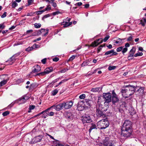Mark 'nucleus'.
I'll list each match as a JSON object with an SVG mask.
<instances>
[{"label": "nucleus", "instance_id": "f257e3e1", "mask_svg": "<svg viewBox=\"0 0 146 146\" xmlns=\"http://www.w3.org/2000/svg\"><path fill=\"white\" fill-rule=\"evenodd\" d=\"M126 88L121 90L122 95L125 98H127L132 95L135 92L137 87L134 86L128 85L126 86Z\"/></svg>", "mask_w": 146, "mask_h": 146}, {"label": "nucleus", "instance_id": "f03ea898", "mask_svg": "<svg viewBox=\"0 0 146 146\" xmlns=\"http://www.w3.org/2000/svg\"><path fill=\"white\" fill-rule=\"evenodd\" d=\"M98 128L101 129H105L109 125V122L107 118L103 119L99 121L97 123Z\"/></svg>", "mask_w": 146, "mask_h": 146}, {"label": "nucleus", "instance_id": "7ed1b4c3", "mask_svg": "<svg viewBox=\"0 0 146 146\" xmlns=\"http://www.w3.org/2000/svg\"><path fill=\"white\" fill-rule=\"evenodd\" d=\"M132 130H126L121 129V135L125 139L131 137L132 135Z\"/></svg>", "mask_w": 146, "mask_h": 146}, {"label": "nucleus", "instance_id": "20e7f679", "mask_svg": "<svg viewBox=\"0 0 146 146\" xmlns=\"http://www.w3.org/2000/svg\"><path fill=\"white\" fill-rule=\"evenodd\" d=\"M103 97H99L98 101V102H102L101 100V98H104L105 99V103H109L111 101V95L110 93H104L103 95Z\"/></svg>", "mask_w": 146, "mask_h": 146}, {"label": "nucleus", "instance_id": "39448f33", "mask_svg": "<svg viewBox=\"0 0 146 146\" xmlns=\"http://www.w3.org/2000/svg\"><path fill=\"white\" fill-rule=\"evenodd\" d=\"M121 129L132 130V122L129 120H126L124 122Z\"/></svg>", "mask_w": 146, "mask_h": 146}, {"label": "nucleus", "instance_id": "423d86ee", "mask_svg": "<svg viewBox=\"0 0 146 146\" xmlns=\"http://www.w3.org/2000/svg\"><path fill=\"white\" fill-rule=\"evenodd\" d=\"M102 109L100 108H98L96 107V114L97 116L98 117H101L102 118H105L106 116L105 113H104Z\"/></svg>", "mask_w": 146, "mask_h": 146}, {"label": "nucleus", "instance_id": "0eeeda50", "mask_svg": "<svg viewBox=\"0 0 146 146\" xmlns=\"http://www.w3.org/2000/svg\"><path fill=\"white\" fill-rule=\"evenodd\" d=\"M53 70V68L52 67L46 68L43 72L38 73L36 75L40 76V75L44 76L46 74H48L52 72Z\"/></svg>", "mask_w": 146, "mask_h": 146}, {"label": "nucleus", "instance_id": "6e6552de", "mask_svg": "<svg viewBox=\"0 0 146 146\" xmlns=\"http://www.w3.org/2000/svg\"><path fill=\"white\" fill-rule=\"evenodd\" d=\"M63 107L66 109L70 108L73 105V102L71 101H68L66 102L62 103Z\"/></svg>", "mask_w": 146, "mask_h": 146}, {"label": "nucleus", "instance_id": "1a4fd4ad", "mask_svg": "<svg viewBox=\"0 0 146 146\" xmlns=\"http://www.w3.org/2000/svg\"><path fill=\"white\" fill-rule=\"evenodd\" d=\"M102 42L103 40L102 38L99 39L92 42L89 46H92L94 47L102 43Z\"/></svg>", "mask_w": 146, "mask_h": 146}, {"label": "nucleus", "instance_id": "9d476101", "mask_svg": "<svg viewBox=\"0 0 146 146\" xmlns=\"http://www.w3.org/2000/svg\"><path fill=\"white\" fill-rule=\"evenodd\" d=\"M85 108H90V107L92 101L89 99H86L83 101Z\"/></svg>", "mask_w": 146, "mask_h": 146}, {"label": "nucleus", "instance_id": "9b49d317", "mask_svg": "<svg viewBox=\"0 0 146 146\" xmlns=\"http://www.w3.org/2000/svg\"><path fill=\"white\" fill-rule=\"evenodd\" d=\"M112 102L113 104L119 101V99L117 96V95L115 93L114 91L112 92Z\"/></svg>", "mask_w": 146, "mask_h": 146}, {"label": "nucleus", "instance_id": "f8f14e48", "mask_svg": "<svg viewBox=\"0 0 146 146\" xmlns=\"http://www.w3.org/2000/svg\"><path fill=\"white\" fill-rule=\"evenodd\" d=\"M82 121L84 123H89L91 121V119L89 116L87 115L82 119Z\"/></svg>", "mask_w": 146, "mask_h": 146}, {"label": "nucleus", "instance_id": "ddd939ff", "mask_svg": "<svg viewBox=\"0 0 146 146\" xmlns=\"http://www.w3.org/2000/svg\"><path fill=\"white\" fill-rule=\"evenodd\" d=\"M20 52L17 53L13 55L11 58L10 59L8 60L9 61L11 62L10 63V64H12L15 61V58L19 56L20 55Z\"/></svg>", "mask_w": 146, "mask_h": 146}, {"label": "nucleus", "instance_id": "4468645a", "mask_svg": "<svg viewBox=\"0 0 146 146\" xmlns=\"http://www.w3.org/2000/svg\"><path fill=\"white\" fill-rule=\"evenodd\" d=\"M144 88L143 87H140L137 90V94L139 96H141L144 94Z\"/></svg>", "mask_w": 146, "mask_h": 146}, {"label": "nucleus", "instance_id": "2eb2a0df", "mask_svg": "<svg viewBox=\"0 0 146 146\" xmlns=\"http://www.w3.org/2000/svg\"><path fill=\"white\" fill-rule=\"evenodd\" d=\"M103 145L105 146H114L111 141L107 139L104 140Z\"/></svg>", "mask_w": 146, "mask_h": 146}, {"label": "nucleus", "instance_id": "dca6fc26", "mask_svg": "<svg viewBox=\"0 0 146 146\" xmlns=\"http://www.w3.org/2000/svg\"><path fill=\"white\" fill-rule=\"evenodd\" d=\"M32 70L33 72H39L41 70L40 67L38 65H36L34 66Z\"/></svg>", "mask_w": 146, "mask_h": 146}, {"label": "nucleus", "instance_id": "f3484780", "mask_svg": "<svg viewBox=\"0 0 146 146\" xmlns=\"http://www.w3.org/2000/svg\"><path fill=\"white\" fill-rule=\"evenodd\" d=\"M77 106L78 108L79 109H80V108H81V110L85 108H84V105L83 101H79L78 103Z\"/></svg>", "mask_w": 146, "mask_h": 146}, {"label": "nucleus", "instance_id": "a211bd4d", "mask_svg": "<svg viewBox=\"0 0 146 146\" xmlns=\"http://www.w3.org/2000/svg\"><path fill=\"white\" fill-rule=\"evenodd\" d=\"M63 104L62 103L60 104L55 106H52V107L54 106V109L57 111H59L62 109L63 107Z\"/></svg>", "mask_w": 146, "mask_h": 146}, {"label": "nucleus", "instance_id": "6ab92c4d", "mask_svg": "<svg viewBox=\"0 0 146 146\" xmlns=\"http://www.w3.org/2000/svg\"><path fill=\"white\" fill-rule=\"evenodd\" d=\"M42 138V135H39L36 137L34 138L35 142V143H37L41 141Z\"/></svg>", "mask_w": 146, "mask_h": 146}, {"label": "nucleus", "instance_id": "aec40b11", "mask_svg": "<svg viewBox=\"0 0 146 146\" xmlns=\"http://www.w3.org/2000/svg\"><path fill=\"white\" fill-rule=\"evenodd\" d=\"M112 54V55H115L117 54L116 52H114L113 50H111L110 51L106 52L105 54V55H107L111 54Z\"/></svg>", "mask_w": 146, "mask_h": 146}, {"label": "nucleus", "instance_id": "412c9836", "mask_svg": "<svg viewBox=\"0 0 146 146\" xmlns=\"http://www.w3.org/2000/svg\"><path fill=\"white\" fill-rule=\"evenodd\" d=\"M94 129H97L96 126L95 124H92L89 130L90 133L92 130Z\"/></svg>", "mask_w": 146, "mask_h": 146}, {"label": "nucleus", "instance_id": "4be33fe9", "mask_svg": "<svg viewBox=\"0 0 146 146\" xmlns=\"http://www.w3.org/2000/svg\"><path fill=\"white\" fill-rule=\"evenodd\" d=\"M8 81L7 80H4L0 82V87H1L6 84Z\"/></svg>", "mask_w": 146, "mask_h": 146}, {"label": "nucleus", "instance_id": "5701e85b", "mask_svg": "<svg viewBox=\"0 0 146 146\" xmlns=\"http://www.w3.org/2000/svg\"><path fill=\"white\" fill-rule=\"evenodd\" d=\"M19 102L20 104H23L26 102V101L25 100L24 98L22 96L21 98L19 99Z\"/></svg>", "mask_w": 146, "mask_h": 146}, {"label": "nucleus", "instance_id": "b1692460", "mask_svg": "<svg viewBox=\"0 0 146 146\" xmlns=\"http://www.w3.org/2000/svg\"><path fill=\"white\" fill-rule=\"evenodd\" d=\"M38 46V45L34 44L31 47H29L26 49V50L27 51H29L32 50L34 48L35 46Z\"/></svg>", "mask_w": 146, "mask_h": 146}, {"label": "nucleus", "instance_id": "393cba45", "mask_svg": "<svg viewBox=\"0 0 146 146\" xmlns=\"http://www.w3.org/2000/svg\"><path fill=\"white\" fill-rule=\"evenodd\" d=\"M100 88L99 87L92 88L91 91L94 92H98L100 90Z\"/></svg>", "mask_w": 146, "mask_h": 146}, {"label": "nucleus", "instance_id": "a878e982", "mask_svg": "<svg viewBox=\"0 0 146 146\" xmlns=\"http://www.w3.org/2000/svg\"><path fill=\"white\" fill-rule=\"evenodd\" d=\"M45 31H46V32L43 35V36H45L48 34V29H46V30H45L44 29H42L41 30L40 32L41 33L45 32Z\"/></svg>", "mask_w": 146, "mask_h": 146}, {"label": "nucleus", "instance_id": "bb28decb", "mask_svg": "<svg viewBox=\"0 0 146 146\" xmlns=\"http://www.w3.org/2000/svg\"><path fill=\"white\" fill-rule=\"evenodd\" d=\"M48 116V111H47L44 112V113L42 116V117L44 118H45Z\"/></svg>", "mask_w": 146, "mask_h": 146}, {"label": "nucleus", "instance_id": "cd10ccee", "mask_svg": "<svg viewBox=\"0 0 146 146\" xmlns=\"http://www.w3.org/2000/svg\"><path fill=\"white\" fill-rule=\"evenodd\" d=\"M18 5V4L15 1H13L12 2V6L13 8H15Z\"/></svg>", "mask_w": 146, "mask_h": 146}, {"label": "nucleus", "instance_id": "c85d7f7f", "mask_svg": "<svg viewBox=\"0 0 146 146\" xmlns=\"http://www.w3.org/2000/svg\"><path fill=\"white\" fill-rule=\"evenodd\" d=\"M58 92V90L56 89L52 92V94L53 96H55L57 93Z\"/></svg>", "mask_w": 146, "mask_h": 146}, {"label": "nucleus", "instance_id": "c756f323", "mask_svg": "<svg viewBox=\"0 0 146 146\" xmlns=\"http://www.w3.org/2000/svg\"><path fill=\"white\" fill-rule=\"evenodd\" d=\"M34 26L35 28H39L41 26V25L40 23H35L34 24Z\"/></svg>", "mask_w": 146, "mask_h": 146}, {"label": "nucleus", "instance_id": "7c9ffc66", "mask_svg": "<svg viewBox=\"0 0 146 146\" xmlns=\"http://www.w3.org/2000/svg\"><path fill=\"white\" fill-rule=\"evenodd\" d=\"M116 68V67L115 66H110L108 67V69L109 70H111L115 69Z\"/></svg>", "mask_w": 146, "mask_h": 146}, {"label": "nucleus", "instance_id": "2f4dec72", "mask_svg": "<svg viewBox=\"0 0 146 146\" xmlns=\"http://www.w3.org/2000/svg\"><path fill=\"white\" fill-rule=\"evenodd\" d=\"M133 54L131 53H129V55L128 57V59L129 60H130L133 59Z\"/></svg>", "mask_w": 146, "mask_h": 146}, {"label": "nucleus", "instance_id": "473e14b6", "mask_svg": "<svg viewBox=\"0 0 146 146\" xmlns=\"http://www.w3.org/2000/svg\"><path fill=\"white\" fill-rule=\"evenodd\" d=\"M9 113L10 112L9 111H6L3 112L2 113V115L3 116H5L9 114Z\"/></svg>", "mask_w": 146, "mask_h": 146}, {"label": "nucleus", "instance_id": "72a5a7b5", "mask_svg": "<svg viewBox=\"0 0 146 146\" xmlns=\"http://www.w3.org/2000/svg\"><path fill=\"white\" fill-rule=\"evenodd\" d=\"M52 106L50 108H48V109H46L45 110L42 111L39 114L37 115L38 116V115H41V114H43L44 113V112L47 111H48V110H49L51 109V108H52Z\"/></svg>", "mask_w": 146, "mask_h": 146}, {"label": "nucleus", "instance_id": "f704fd0d", "mask_svg": "<svg viewBox=\"0 0 146 146\" xmlns=\"http://www.w3.org/2000/svg\"><path fill=\"white\" fill-rule=\"evenodd\" d=\"M135 49L133 47L130 50L129 53H131L134 54L135 52Z\"/></svg>", "mask_w": 146, "mask_h": 146}, {"label": "nucleus", "instance_id": "c9c22d12", "mask_svg": "<svg viewBox=\"0 0 146 146\" xmlns=\"http://www.w3.org/2000/svg\"><path fill=\"white\" fill-rule=\"evenodd\" d=\"M56 142V145L55 146H63V145L60 143L58 142V141H56L54 142Z\"/></svg>", "mask_w": 146, "mask_h": 146}, {"label": "nucleus", "instance_id": "e433bc0d", "mask_svg": "<svg viewBox=\"0 0 146 146\" xmlns=\"http://www.w3.org/2000/svg\"><path fill=\"white\" fill-rule=\"evenodd\" d=\"M143 54L142 52H139L135 54L134 55V56L135 57H137L138 56H141Z\"/></svg>", "mask_w": 146, "mask_h": 146}, {"label": "nucleus", "instance_id": "4c0bfd02", "mask_svg": "<svg viewBox=\"0 0 146 146\" xmlns=\"http://www.w3.org/2000/svg\"><path fill=\"white\" fill-rule=\"evenodd\" d=\"M88 65V62L87 61H85L82 64H81V66L82 67L84 66Z\"/></svg>", "mask_w": 146, "mask_h": 146}, {"label": "nucleus", "instance_id": "58836bf2", "mask_svg": "<svg viewBox=\"0 0 146 146\" xmlns=\"http://www.w3.org/2000/svg\"><path fill=\"white\" fill-rule=\"evenodd\" d=\"M123 50H122V53L123 54H124V53L126 52L128 50L127 48H123Z\"/></svg>", "mask_w": 146, "mask_h": 146}, {"label": "nucleus", "instance_id": "ea45409f", "mask_svg": "<svg viewBox=\"0 0 146 146\" xmlns=\"http://www.w3.org/2000/svg\"><path fill=\"white\" fill-rule=\"evenodd\" d=\"M61 25H64L63 27H66L69 26V25H68V23L67 22H65L64 24H63V23H62Z\"/></svg>", "mask_w": 146, "mask_h": 146}, {"label": "nucleus", "instance_id": "a19ab883", "mask_svg": "<svg viewBox=\"0 0 146 146\" xmlns=\"http://www.w3.org/2000/svg\"><path fill=\"white\" fill-rule=\"evenodd\" d=\"M123 46H121L117 48L116 51L117 52H119L121 51L123 48Z\"/></svg>", "mask_w": 146, "mask_h": 146}, {"label": "nucleus", "instance_id": "79ce46f5", "mask_svg": "<svg viewBox=\"0 0 146 146\" xmlns=\"http://www.w3.org/2000/svg\"><path fill=\"white\" fill-rule=\"evenodd\" d=\"M61 13V12L59 11H57L55 12H54L52 13V14L54 15H58L59 14Z\"/></svg>", "mask_w": 146, "mask_h": 146}, {"label": "nucleus", "instance_id": "37998d69", "mask_svg": "<svg viewBox=\"0 0 146 146\" xmlns=\"http://www.w3.org/2000/svg\"><path fill=\"white\" fill-rule=\"evenodd\" d=\"M110 36L109 35H107L104 38L103 41L104 42H106L109 38Z\"/></svg>", "mask_w": 146, "mask_h": 146}, {"label": "nucleus", "instance_id": "c03bdc74", "mask_svg": "<svg viewBox=\"0 0 146 146\" xmlns=\"http://www.w3.org/2000/svg\"><path fill=\"white\" fill-rule=\"evenodd\" d=\"M50 16V15L49 14L46 15L44 16V17L42 18V19L44 20V19L47 18L48 17H49Z\"/></svg>", "mask_w": 146, "mask_h": 146}, {"label": "nucleus", "instance_id": "a18cd8bd", "mask_svg": "<svg viewBox=\"0 0 146 146\" xmlns=\"http://www.w3.org/2000/svg\"><path fill=\"white\" fill-rule=\"evenodd\" d=\"M79 98L80 99H84L85 98V95L84 94H83L79 96Z\"/></svg>", "mask_w": 146, "mask_h": 146}, {"label": "nucleus", "instance_id": "49530a36", "mask_svg": "<svg viewBox=\"0 0 146 146\" xmlns=\"http://www.w3.org/2000/svg\"><path fill=\"white\" fill-rule=\"evenodd\" d=\"M5 27L4 23L0 24V29H3L5 28Z\"/></svg>", "mask_w": 146, "mask_h": 146}, {"label": "nucleus", "instance_id": "de8ad7c7", "mask_svg": "<svg viewBox=\"0 0 146 146\" xmlns=\"http://www.w3.org/2000/svg\"><path fill=\"white\" fill-rule=\"evenodd\" d=\"M51 9V8L50 5H49L47 6V7L44 10H45V11H46L50 10Z\"/></svg>", "mask_w": 146, "mask_h": 146}, {"label": "nucleus", "instance_id": "09e8293b", "mask_svg": "<svg viewBox=\"0 0 146 146\" xmlns=\"http://www.w3.org/2000/svg\"><path fill=\"white\" fill-rule=\"evenodd\" d=\"M67 80H68L67 79H64V80H62V81L61 82H60L58 83V85H60L62 83H64L65 82L67 81Z\"/></svg>", "mask_w": 146, "mask_h": 146}, {"label": "nucleus", "instance_id": "8fccbe9b", "mask_svg": "<svg viewBox=\"0 0 146 146\" xmlns=\"http://www.w3.org/2000/svg\"><path fill=\"white\" fill-rule=\"evenodd\" d=\"M68 70V69L64 68L62 70H60V73H64V72H66V71H67Z\"/></svg>", "mask_w": 146, "mask_h": 146}, {"label": "nucleus", "instance_id": "3c124183", "mask_svg": "<svg viewBox=\"0 0 146 146\" xmlns=\"http://www.w3.org/2000/svg\"><path fill=\"white\" fill-rule=\"evenodd\" d=\"M46 58H44L43 59H42L41 61L42 62L43 64H44L46 63Z\"/></svg>", "mask_w": 146, "mask_h": 146}, {"label": "nucleus", "instance_id": "603ef678", "mask_svg": "<svg viewBox=\"0 0 146 146\" xmlns=\"http://www.w3.org/2000/svg\"><path fill=\"white\" fill-rule=\"evenodd\" d=\"M45 11V10H42V11H38L37 12V13L38 14H41L42 13L44 12Z\"/></svg>", "mask_w": 146, "mask_h": 146}, {"label": "nucleus", "instance_id": "864d4df0", "mask_svg": "<svg viewBox=\"0 0 146 146\" xmlns=\"http://www.w3.org/2000/svg\"><path fill=\"white\" fill-rule=\"evenodd\" d=\"M75 57H76V56H75L72 55L71 57H70V58L69 59V60L70 61L72 60L73 59H74L75 58Z\"/></svg>", "mask_w": 146, "mask_h": 146}, {"label": "nucleus", "instance_id": "5fc2aeb1", "mask_svg": "<svg viewBox=\"0 0 146 146\" xmlns=\"http://www.w3.org/2000/svg\"><path fill=\"white\" fill-rule=\"evenodd\" d=\"M23 97L24 98L25 100L27 101L29 98V97L26 95H25L23 96Z\"/></svg>", "mask_w": 146, "mask_h": 146}, {"label": "nucleus", "instance_id": "6e6d98bb", "mask_svg": "<svg viewBox=\"0 0 146 146\" xmlns=\"http://www.w3.org/2000/svg\"><path fill=\"white\" fill-rule=\"evenodd\" d=\"M59 60V58L57 57H55L52 59V60L54 61L57 62Z\"/></svg>", "mask_w": 146, "mask_h": 146}, {"label": "nucleus", "instance_id": "4d7b16f0", "mask_svg": "<svg viewBox=\"0 0 146 146\" xmlns=\"http://www.w3.org/2000/svg\"><path fill=\"white\" fill-rule=\"evenodd\" d=\"M82 2H79L77 3H76V4H75V5H78V6H80L82 5Z\"/></svg>", "mask_w": 146, "mask_h": 146}, {"label": "nucleus", "instance_id": "13d9d810", "mask_svg": "<svg viewBox=\"0 0 146 146\" xmlns=\"http://www.w3.org/2000/svg\"><path fill=\"white\" fill-rule=\"evenodd\" d=\"M103 47V46L102 45H101L100 47H98L97 49H98V53L101 50V49Z\"/></svg>", "mask_w": 146, "mask_h": 146}, {"label": "nucleus", "instance_id": "bf43d9fd", "mask_svg": "<svg viewBox=\"0 0 146 146\" xmlns=\"http://www.w3.org/2000/svg\"><path fill=\"white\" fill-rule=\"evenodd\" d=\"M6 14L7 13L6 12H4L3 15L1 16V17L2 18L5 17L6 16Z\"/></svg>", "mask_w": 146, "mask_h": 146}, {"label": "nucleus", "instance_id": "052dcab7", "mask_svg": "<svg viewBox=\"0 0 146 146\" xmlns=\"http://www.w3.org/2000/svg\"><path fill=\"white\" fill-rule=\"evenodd\" d=\"M54 0H46V1L48 2L49 3H52L54 2Z\"/></svg>", "mask_w": 146, "mask_h": 146}, {"label": "nucleus", "instance_id": "680f3d73", "mask_svg": "<svg viewBox=\"0 0 146 146\" xmlns=\"http://www.w3.org/2000/svg\"><path fill=\"white\" fill-rule=\"evenodd\" d=\"M33 1V0H28V3L29 5L31 4Z\"/></svg>", "mask_w": 146, "mask_h": 146}, {"label": "nucleus", "instance_id": "e2e57ef3", "mask_svg": "<svg viewBox=\"0 0 146 146\" xmlns=\"http://www.w3.org/2000/svg\"><path fill=\"white\" fill-rule=\"evenodd\" d=\"M54 113L53 112H50L49 113H48V116H52L54 115Z\"/></svg>", "mask_w": 146, "mask_h": 146}, {"label": "nucleus", "instance_id": "0e129e2a", "mask_svg": "<svg viewBox=\"0 0 146 146\" xmlns=\"http://www.w3.org/2000/svg\"><path fill=\"white\" fill-rule=\"evenodd\" d=\"M52 3V6L54 7H55L57 6V4L56 3L54 2Z\"/></svg>", "mask_w": 146, "mask_h": 146}, {"label": "nucleus", "instance_id": "69168bd1", "mask_svg": "<svg viewBox=\"0 0 146 146\" xmlns=\"http://www.w3.org/2000/svg\"><path fill=\"white\" fill-rule=\"evenodd\" d=\"M132 39V37L131 36H130L127 39V41H131Z\"/></svg>", "mask_w": 146, "mask_h": 146}, {"label": "nucleus", "instance_id": "338daca9", "mask_svg": "<svg viewBox=\"0 0 146 146\" xmlns=\"http://www.w3.org/2000/svg\"><path fill=\"white\" fill-rule=\"evenodd\" d=\"M35 106H30L29 107V109L30 110H33L34 109Z\"/></svg>", "mask_w": 146, "mask_h": 146}, {"label": "nucleus", "instance_id": "774afa93", "mask_svg": "<svg viewBox=\"0 0 146 146\" xmlns=\"http://www.w3.org/2000/svg\"><path fill=\"white\" fill-rule=\"evenodd\" d=\"M84 7L86 8H88L89 6V4H87L84 5Z\"/></svg>", "mask_w": 146, "mask_h": 146}]
</instances>
